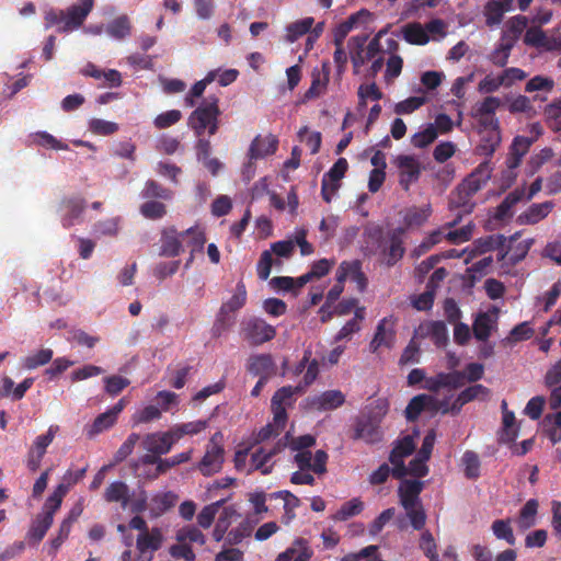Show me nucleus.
<instances>
[{"label": "nucleus", "instance_id": "423d86ee", "mask_svg": "<svg viewBox=\"0 0 561 561\" xmlns=\"http://www.w3.org/2000/svg\"><path fill=\"white\" fill-rule=\"evenodd\" d=\"M353 440H363L368 445H376L383 440L380 419L370 414H362L354 421Z\"/></svg>", "mask_w": 561, "mask_h": 561}, {"label": "nucleus", "instance_id": "393cba45", "mask_svg": "<svg viewBox=\"0 0 561 561\" xmlns=\"http://www.w3.org/2000/svg\"><path fill=\"white\" fill-rule=\"evenodd\" d=\"M371 19V13L366 9H362L341 22L336 26L334 35H347L350 32L360 27L366 28V24L369 23Z\"/></svg>", "mask_w": 561, "mask_h": 561}, {"label": "nucleus", "instance_id": "f257e3e1", "mask_svg": "<svg viewBox=\"0 0 561 561\" xmlns=\"http://www.w3.org/2000/svg\"><path fill=\"white\" fill-rule=\"evenodd\" d=\"M301 391L302 387L284 386L274 393L271 400L273 422L266 424L259 431L255 437L256 443H263L280 434L287 424V408L294 404V396L299 394Z\"/></svg>", "mask_w": 561, "mask_h": 561}, {"label": "nucleus", "instance_id": "774afa93", "mask_svg": "<svg viewBox=\"0 0 561 561\" xmlns=\"http://www.w3.org/2000/svg\"><path fill=\"white\" fill-rule=\"evenodd\" d=\"M508 10L503 3L491 1L485 7L486 23L489 25L499 24L502 21L504 12Z\"/></svg>", "mask_w": 561, "mask_h": 561}, {"label": "nucleus", "instance_id": "5fc2aeb1", "mask_svg": "<svg viewBox=\"0 0 561 561\" xmlns=\"http://www.w3.org/2000/svg\"><path fill=\"white\" fill-rule=\"evenodd\" d=\"M425 400H432L430 394H417L413 397L405 408V417L408 421L413 422L419 419L421 413L425 410Z\"/></svg>", "mask_w": 561, "mask_h": 561}, {"label": "nucleus", "instance_id": "864d4df0", "mask_svg": "<svg viewBox=\"0 0 561 561\" xmlns=\"http://www.w3.org/2000/svg\"><path fill=\"white\" fill-rule=\"evenodd\" d=\"M54 356V352L50 348H42L34 354H31L23 358V367L31 370L39 366L48 364Z\"/></svg>", "mask_w": 561, "mask_h": 561}, {"label": "nucleus", "instance_id": "2eb2a0df", "mask_svg": "<svg viewBox=\"0 0 561 561\" xmlns=\"http://www.w3.org/2000/svg\"><path fill=\"white\" fill-rule=\"evenodd\" d=\"M308 407L320 412L332 411L345 403V396L341 390H327L318 396L306 399Z\"/></svg>", "mask_w": 561, "mask_h": 561}, {"label": "nucleus", "instance_id": "ea45409f", "mask_svg": "<svg viewBox=\"0 0 561 561\" xmlns=\"http://www.w3.org/2000/svg\"><path fill=\"white\" fill-rule=\"evenodd\" d=\"M363 511V501L358 497H354L343 503L336 513L332 516V519L336 522H345L354 516L359 515Z\"/></svg>", "mask_w": 561, "mask_h": 561}, {"label": "nucleus", "instance_id": "c756f323", "mask_svg": "<svg viewBox=\"0 0 561 561\" xmlns=\"http://www.w3.org/2000/svg\"><path fill=\"white\" fill-rule=\"evenodd\" d=\"M312 557V550L304 540H296L294 546L279 553L275 561H309Z\"/></svg>", "mask_w": 561, "mask_h": 561}, {"label": "nucleus", "instance_id": "a18cd8bd", "mask_svg": "<svg viewBox=\"0 0 561 561\" xmlns=\"http://www.w3.org/2000/svg\"><path fill=\"white\" fill-rule=\"evenodd\" d=\"M524 43L539 51L561 50V37H523Z\"/></svg>", "mask_w": 561, "mask_h": 561}, {"label": "nucleus", "instance_id": "aec40b11", "mask_svg": "<svg viewBox=\"0 0 561 561\" xmlns=\"http://www.w3.org/2000/svg\"><path fill=\"white\" fill-rule=\"evenodd\" d=\"M224 463V448L219 445L211 444L207 447L206 453L198 463V469L204 476H211L218 472Z\"/></svg>", "mask_w": 561, "mask_h": 561}, {"label": "nucleus", "instance_id": "dca6fc26", "mask_svg": "<svg viewBox=\"0 0 561 561\" xmlns=\"http://www.w3.org/2000/svg\"><path fill=\"white\" fill-rule=\"evenodd\" d=\"M401 483L398 488L399 503L403 508H409L419 504H423L421 501V493L424 489L425 483L421 480H409L401 479Z\"/></svg>", "mask_w": 561, "mask_h": 561}, {"label": "nucleus", "instance_id": "473e14b6", "mask_svg": "<svg viewBox=\"0 0 561 561\" xmlns=\"http://www.w3.org/2000/svg\"><path fill=\"white\" fill-rule=\"evenodd\" d=\"M531 244H533L531 239L523 240V241L518 242L516 245L511 247L510 250H507L505 252H501L499 254L497 260L504 261L508 265L514 266L526 257L527 253L530 250Z\"/></svg>", "mask_w": 561, "mask_h": 561}, {"label": "nucleus", "instance_id": "f8f14e48", "mask_svg": "<svg viewBox=\"0 0 561 561\" xmlns=\"http://www.w3.org/2000/svg\"><path fill=\"white\" fill-rule=\"evenodd\" d=\"M396 342L394 320L392 317L382 318L376 328L373 340L369 343L371 353H377L381 346L392 348Z\"/></svg>", "mask_w": 561, "mask_h": 561}, {"label": "nucleus", "instance_id": "de8ad7c7", "mask_svg": "<svg viewBox=\"0 0 561 561\" xmlns=\"http://www.w3.org/2000/svg\"><path fill=\"white\" fill-rule=\"evenodd\" d=\"M519 428L516 425L515 413H505L502 415V432L500 440L504 443H513L518 436Z\"/></svg>", "mask_w": 561, "mask_h": 561}, {"label": "nucleus", "instance_id": "6e6d98bb", "mask_svg": "<svg viewBox=\"0 0 561 561\" xmlns=\"http://www.w3.org/2000/svg\"><path fill=\"white\" fill-rule=\"evenodd\" d=\"M431 209L427 208H417L412 207L409 208L403 217L404 225L410 227H420L422 226L430 217Z\"/></svg>", "mask_w": 561, "mask_h": 561}, {"label": "nucleus", "instance_id": "a19ab883", "mask_svg": "<svg viewBox=\"0 0 561 561\" xmlns=\"http://www.w3.org/2000/svg\"><path fill=\"white\" fill-rule=\"evenodd\" d=\"M139 213L142 217L149 220H159L162 219L167 213V205L162 203V201L156 199H146L140 207Z\"/></svg>", "mask_w": 561, "mask_h": 561}, {"label": "nucleus", "instance_id": "4be33fe9", "mask_svg": "<svg viewBox=\"0 0 561 561\" xmlns=\"http://www.w3.org/2000/svg\"><path fill=\"white\" fill-rule=\"evenodd\" d=\"M536 138L516 136L510 147V153L506 159V165L508 169L514 170L522 163L524 156L529 151L531 145Z\"/></svg>", "mask_w": 561, "mask_h": 561}, {"label": "nucleus", "instance_id": "a878e982", "mask_svg": "<svg viewBox=\"0 0 561 561\" xmlns=\"http://www.w3.org/2000/svg\"><path fill=\"white\" fill-rule=\"evenodd\" d=\"M129 486L123 481H114L107 485L103 499L107 503H119L122 508H127L129 504Z\"/></svg>", "mask_w": 561, "mask_h": 561}, {"label": "nucleus", "instance_id": "3c124183", "mask_svg": "<svg viewBox=\"0 0 561 561\" xmlns=\"http://www.w3.org/2000/svg\"><path fill=\"white\" fill-rule=\"evenodd\" d=\"M506 37H502L501 44L491 53L490 60L497 67H504L507 64L511 50L514 46V38L508 37V41H504Z\"/></svg>", "mask_w": 561, "mask_h": 561}, {"label": "nucleus", "instance_id": "338daca9", "mask_svg": "<svg viewBox=\"0 0 561 561\" xmlns=\"http://www.w3.org/2000/svg\"><path fill=\"white\" fill-rule=\"evenodd\" d=\"M140 436L137 433H131L126 438V440L121 445V447L114 454V462L119 463L124 461L134 450L136 444L138 443Z\"/></svg>", "mask_w": 561, "mask_h": 561}, {"label": "nucleus", "instance_id": "8fccbe9b", "mask_svg": "<svg viewBox=\"0 0 561 561\" xmlns=\"http://www.w3.org/2000/svg\"><path fill=\"white\" fill-rule=\"evenodd\" d=\"M226 503V499H221L219 501H216L214 503H210L202 508V511L197 515V524L204 528L207 529L211 526L218 511L220 507L224 506Z\"/></svg>", "mask_w": 561, "mask_h": 561}, {"label": "nucleus", "instance_id": "6e6552de", "mask_svg": "<svg viewBox=\"0 0 561 561\" xmlns=\"http://www.w3.org/2000/svg\"><path fill=\"white\" fill-rule=\"evenodd\" d=\"M415 449L414 439L410 435L397 439L389 455V461L393 466L392 476L396 479H402L408 476L404 459L413 454Z\"/></svg>", "mask_w": 561, "mask_h": 561}, {"label": "nucleus", "instance_id": "7c9ffc66", "mask_svg": "<svg viewBox=\"0 0 561 561\" xmlns=\"http://www.w3.org/2000/svg\"><path fill=\"white\" fill-rule=\"evenodd\" d=\"M142 447L148 453H154L160 456L168 454L172 448L163 432L147 434L142 439Z\"/></svg>", "mask_w": 561, "mask_h": 561}, {"label": "nucleus", "instance_id": "cd10ccee", "mask_svg": "<svg viewBox=\"0 0 561 561\" xmlns=\"http://www.w3.org/2000/svg\"><path fill=\"white\" fill-rule=\"evenodd\" d=\"M162 541L163 536L161 530L154 527L150 531L147 530L138 535L136 547L140 554H145L147 551L154 552L159 550Z\"/></svg>", "mask_w": 561, "mask_h": 561}, {"label": "nucleus", "instance_id": "13d9d810", "mask_svg": "<svg viewBox=\"0 0 561 561\" xmlns=\"http://www.w3.org/2000/svg\"><path fill=\"white\" fill-rule=\"evenodd\" d=\"M58 431V425H50L45 434L39 435L35 438L33 446L31 447V450L44 456L46 454L47 447L53 443L55 435Z\"/></svg>", "mask_w": 561, "mask_h": 561}, {"label": "nucleus", "instance_id": "2f4dec72", "mask_svg": "<svg viewBox=\"0 0 561 561\" xmlns=\"http://www.w3.org/2000/svg\"><path fill=\"white\" fill-rule=\"evenodd\" d=\"M173 195L172 190L164 187L154 180H147L140 192L142 199L171 201Z\"/></svg>", "mask_w": 561, "mask_h": 561}, {"label": "nucleus", "instance_id": "c9c22d12", "mask_svg": "<svg viewBox=\"0 0 561 561\" xmlns=\"http://www.w3.org/2000/svg\"><path fill=\"white\" fill-rule=\"evenodd\" d=\"M494 327L495 321L492 317L486 312H481L472 323V332L478 341L486 342Z\"/></svg>", "mask_w": 561, "mask_h": 561}, {"label": "nucleus", "instance_id": "c85d7f7f", "mask_svg": "<svg viewBox=\"0 0 561 561\" xmlns=\"http://www.w3.org/2000/svg\"><path fill=\"white\" fill-rule=\"evenodd\" d=\"M53 522H54V519L50 516V513L38 514L35 517V519L32 522L26 537L30 540L34 541L35 543H38L45 537L47 530L53 525Z\"/></svg>", "mask_w": 561, "mask_h": 561}, {"label": "nucleus", "instance_id": "a211bd4d", "mask_svg": "<svg viewBox=\"0 0 561 561\" xmlns=\"http://www.w3.org/2000/svg\"><path fill=\"white\" fill-rule=\"evenodd\" d=\"M182 231L173 226L163 228L161 231V247L160 255L167 257H175L183 251L182 247Z\"/></svg>", "mask_w": 561, "mask_h": 561}, {"label": "nucleus", "instance_id": "39448f33", "mask_svg": "<svg viewBox=\"0 0 561 561\" xmlns=\"http://www.w3.org/2000/svg\"><path fill=\"white\" fill-rule=\"evenodd\" d=\"M422 381H424L422 388L431 392H437L442 388L456 390L465 385V376L459 370L450 373H438L432 377H426L425 371L421 368H414L409 373V386H415Z\"/></svg>", "mask_w": 561, "mask_h": 561}, {"label": "nucleus", "instance_id": "4468645a", "mask_svg": "<svg viewBox=\"0 0 561 561\" xmlns=\"http://www.w3.org/2000/svg\"><path fill=\"white\" fill-rule=\"evenodd\" d=\"M328 454L319 449L312 457L311 451L302 450L295 455V462L301 471L311 470L317 474L327 472Z\"/></svg>", "mask_w": 561, "mask_h": 561}, {"label": "nucleus", "instance_id": "e2e57ef3", "mask_svg": "<svg viewBox=\"0 0 561 561\" xmlns=\"http://www.w3.org/2000/svg\"><path fill=\"white\" fill-rule=\"evenodd\" d=\"M118 124L101 118H92L89 122V130L94 135L110 136L118 130Z\"/></svg>", "mask_w": 561, "mask_h": 561}, {"label": "nucleus", "instance_id": "9b49d317", "mask_svg": "<svg viewBox=\"0 0 561 561\" xmlns=\"http://www.w3.org/2000/svg\"><path fill=\"white\" fill-rule=\"evenodd\" d=\"M483 124L484 129L480 131L481 138L479 145L474 149V153L480 157H484L485 160H490L499 148L502 137L499 124L496 121L493 122L492 117L489 126L485 123Z\"/></svg>", "mask_w": 561, "mask_h": 561}, {"label": "nucleus", "instance_id": "4d7b16f0", "mask_svg": "<svg viewBox=\"0 0 561 561\" xmlns=\"http://www.w3.org/2000/svg\"><path fill=\"white\" fill-rule=\"evenodd\" d=\"M280 265L279 260H274L271 251H263L256 265L257 276L262 280H266L270 277L272 266Z\"/></svg>", "mask_w": 561, "mask_h": 561}, {"label": "nucleus", "instance_id": "b1692460", "mask_svg": "<svg viewBox=\"0 0 561 561\" xmlns=\"http://www.w3.org/2000/svg\"><path fill=\"white\" fill-rule=\"evenodd\" d=\"M553 206L551 201L533 204L517 217V222L519 225H536L551 213Z\"/></svg>", "mask_w": 561, "mask_h": 561}, {"label": "nucleus", "instance_id": "69168bd1", "mask_svg": "<svg viewBox=\"0 0 561 561\" xmlns=\"http://www.w3.org/2000/svg\"><path fill=\"white\" fill-rule=\"evenodd\" d=\"M329 81V72L321 76L320 72H312V81L310 88L306 92L307 99H313L319 96L327 88Z\"/></svg>", "mask_w": 561, "mask_h": 561}, {"label": "nucleus", "instance_id": "9d476101", "mask_svg": "<svg viewBox=\"0 0 561 561\" xmlns=\"http://www.w3.org/2000/svg\"><path fill=\"white\" fill-rule=\"evenodd\" d=\"M242 333L245 341L253 346H257L273 340L276 330L260 318H251L243 322Z\"/></svg>", "mask_w": 561, "mask_h": 561}, {"label": "nucleus", "instance_id": "49530a36", "mask_svg": "<svg viewBox=\"0 0 561 561\" xmlns=\"http://www.w3.org/2000/svg\"><path fill=\"white\" fill-rule=\"evenodd\" d=\"M253 531V524L249 519L242 520L236 528L228 531L226 536V542L229 546H237L243 541V539L251 536Z\"/></svg>", "mask_w": 561, "mask_h": 561}, {"label": "nucleus", "instance_id": "1a4fd4ad", "mask_svg": "<svg viewBox=\"0 0 561 561\" xmlns=\"http://www.w3.org/2000/svg\"><path fill=\"white\" fill-rule=\"evenodd\" d=\"M348 170V162L345 158H339L334 164L325 172L321 180V196L327 203H331L332 197L339 191L340 181L345 176Z\"/></svg>", "mask_w": 561, "mask_h": 561}, {"label": "nucleus", "instance_id": "ddd939ff", "mask_svg": "<svg viewBox=\"0 0 561 561\" xmlns=\"http://www.w3.org/2000/svg\"><path fill=\"white\" fill-rule=\"evenodd\" d=\"M493 168L490 160L482 161L460 184L461 191L467 190L469 194L479 192L490 180Z\"/></svg>", "mask_w": 561, "mask_h": 561}, {"label": "nucleus", "instance_id": "09e8293b", "mask_svg": "<svg viewBox=\"0 0 561 561\" xmlns=\"http://www.w3.org/2000/svg\"><path fill=\"white\" fill-rule=\"evenodd\" d=\"M491 529L496 539L504 540L511 546L515 545L516 538L510 519H495Z\"/></svg>", "mask_w": 561, "mask_h": 561}, {"label": "nucleus", "instance_id": "5701e85b", "mask_svg": "<svg viewBox=\"0 0 561 561\" xmlns=\"http://www.w3.org/2000/svg\"><path fill=\"white\" fill-rule=\"evenodd\" d=\"M278 148V139L268 135L266 137L256 136L249 148V159L257 160L274 154Z\"/></svg>", "mask_w": 561, "mask_h": 561}, {"label": "nucleus", "instance_id": "7ed1b4c3", "mask_svg": "<svg viewBox=\"0 0 561 561\" xmlns=\"http://www.w3.org/2000/svg\"><path fill=\"white\" fill-rule=\"evenodd\" d=\"M218 103L217 96L209 95L188 116L187 125L196 137L213 136L218 131L221 114Z\"/></svg>", "mask_w": 561, "mask_h": 561}, {"label": "nucleus", "instance_id": "680f3d73", "mask_svg": "<svg viewBox=\"0 0 561 561\" xmlns=\"http://www.w3.org/2000/svg\"><path fill=\"white\" fill-rule=\"evenodd\" d=\"M176 540L179 542H197L199 545H205L206 538L204 534L195 526H185L178 530Z\"/></svg>", "mask_w": 561, "mask_h": 561}, {"label": "nucleus", "instance_id": "bf43d9fd", "mask_svg": "<svg viewBox=\"0 0 561 561\" xmlns=\"http://www.w3.org/2000/svg\"><path fill=\"white\" fill-rule=\"evenodd\" d=\"M419 539V548L424 556L431 561L437 554V543L433 534L428 529L421 530Z\"/></svg>", "mask_w": 561, "mask_h": 561}, {"label": "nucleus", "instance_id": "f704fd0d", "mask_svg": "<svg viewBox=\"0 0 561 561\" xmlns=\"http://www.w3.org/2000/svg\"><path fill=\"white\" fill-rule=\"evenodd\" d=\"M245 300H247L245 286L242 282H239L237 284V293L228 301L222 304V306L220 307L217 321H222L225 316L228 314L229 312H234V311L241 309L244 306Z\"/></svg>", "mask_w": 561, "mask_h": 561}, {"label": "nucleus", "instance_id": "6ab92c4d", "mask_svg": "<svg viewBox=\"0 0 561 561\" xmlns=\"http://www.w3.org/2000/svg\"><path fill=\"white\" fill-rule=\"evenodd\" d=\"M247 370L259 378L270 379L276 371V365L271 354H256L248 358Z\"/></svg>", "mask_w": 561, "mask_h": 561}, {"label": "nucleus", "instance_id": "f03ea898", "mask_svg": "<svg viewBox=\"0 0 561 561\" xmlns=\"http://www.w3.org/2000/svg\"><path fill=\"white\" fill-rule=\"evenodd\" d=\"M94 7V0H78L66 9L50 8L45 12L46 27L58 32H73L80 28Z\"/></svg>", "mask_w": 561, "mask_h": 561}, {"label": "nucleus", "instance_id": "052dcab7", "mask_svg": "<svg viewBox=\"0 0 561 561\" xmlns=\"http://www.w3.org/2000/svg\"><path fill=\"white\" fill-rule=\"evenodd\" d=\"M298 138L300 141H305L306 145L310 148L311 154H316L319 152L322 141V136L320 131H309L307 126H304L298 131Z\"/></svg>", "mask_w": 561, "mask_h": 561}, {"label": "nucleus", "instance_id": "c03bdc74", "mask_svg": "<svg viewBox=\"0 0 561 561\" xmlns=\"http://www.w3.org/2000/svg\"><path fill=\"white\" fill-rule=\"evenodd\" d=\"M465 477L469 480H477L480 477V458L476 451L466 450L461 457Z\"/></svg>", "mask_w": 561, "mask_h": 561}, {"label": "nucleus", "instance_id": "603ef678", "mask_svg": "<svg viewBox=\"0 0 561 561\" xmlns=\"http://www.w3.org/2000/svg\"><path fill=\"white\" fill-rule=\"evenodd\" d=\"M403 510L405 511V518L409 520L411 527L414 530H423L427 520V515L423 504Z\"/></svg>", "mask_w": 561, "mask_h": 561}, {"label": "nucleus", "instance_id": "58836bf2", "mask_svg": "<svg viewBox=\"0 0 561 561\" xmlns=\"http://www.w3.org/2000/svg\"><path fill=\"white\" fill-rule=\"evenodd\" d=\"M505 242L506 238L503 234H491L479 238L472 243V252L483 254L503 248Z\"/></svg>", "mask_w": 561, "mask_h": 561}, {"label": "nucleus", "instance_id": "412c9836", "mask_svg": "<svg viewBox=\"0 0 561 561\" xmlns=\"http://www.w3.org/2000/svg\"><path fill=\"white\" fill-rule=\"evenodd\" d=\"M350 277L355 282L359 290H365L367 286V278L362 271V263L358 260L352 262H342L336 272V280L345 282Z\"/></svg>", "mask_w": 561, "mask_h": 561}, {"label": "nucleus", "instance_id": "0eeeda50", "mask_svg": "<svg viewBox=\"0 0 561 561\" xmlns=\"http://www.w3.org/2000/svg\"><path fill=\"white\" fill-rule=\"evenodd\" d=\"M393 164L398 169L399 185L408 192L412 184L416 183L422 174L421 162L415 156L399 154L394 158Z\"/></svg>", "mask_w": 561, "mask_h": 561}, {"label": "nucleus", "instance_id": "0e129e2a", "mask_svg": "<svg viewBox=\"0 0 561 561\" xmlns=\"http://www.w3.org/2000/svg\"><path fill=\"white\" fill-rule=\"evenodd\" d=\"M438 136V133L433 124L427 125L426 128L416 133L412 137V145L416 148H425L432 144Z\"/></svg>", "mask_w": 561, "mask_h": 561}, {"label": "nucleus", "instance_id": "72a5a7b5", "mask_svg": "<svg viewBox=\"0 0 561 561\" xmlns=\"http://www.w3.org/2000/svg\"><path fill=\"white\" fill-rule=\"evenodd\" d=\"M182 247L186 245L191 249L192 254L195 252H202L206 242L204 230L194 226L182 231Z\"/></svg>", "mask_w": 561, "mask_h": 561}, {"label": "nucleus", "instance_id": "bb28decb", "mask_svg": "<svg viewBox=\"0 0 561 561\" xmlns=\"http://www.w3.org/2000/svg\"><path fill=\"white\" fill-rule=\"evenodd\" d=\"M65 214L61 218L64 228H70L81 217L84 208L85 201L81 197H70L62 201Z\"/></svg>", "mask_w": 561, "mask_h": 561}, {"label": "nucleus", "instance_id": "79ce46f5", "mask_svg": "<svg viewBox=\"0 0 561 561\" xmlns=\"http://www.w3.org/2000/svg\"><path fill=\"white\" fill-rule=\"evenodd\" d=\"M426 334L437 347L446 346L449 341L447 327L445 322L440 320L426 323Z\"/></svg>", "mask_w": 561, "mask_h": 561}, {"label": "nucleus", "instance_id": "f3484780", "mask_svg": "<svg viewBox=\"0 0 561 561\" xmlns=\"http://www.w3.org/2000/svg\"><path fill=\"white\" fill-rule=\"evenodd\" d=\"M126 405L125 399L118 400L116 404H114L110 410L104 413H101L95 417L92 425L88 430V435L93 437L108 428H111L117 421L119 413L124 410Z\"/></svg>", "mask_w": 561, "mask_h": 561}, {"label": "nucleus", "instance_id": "4c0bfd02", "mask_svg": "<svg viewBox=\"0 0 561 561\" xmlns=\"http://www.w3.org/2000/svg\"><path fill=\"white\" fill-rule=\"evenodd\" d=\"M473 194H469L467 190L461 191V186H457L456 191L451 193L449 199L450 209H460V213L470 214L476 203L472 201Z\"/></svg>", "mask_w": 561, "mask_h": 561}, {"label": "nucleus", "instance_id": "37998d69", "mask_svg": "<svg viewBox=\"0 0 561 561\" xmlns=\"http://www.w3.org/2000/svg\"><path fill=\"white\" fill-rule=\"evenodd\" d=\"M538 512V501L535 499L528 500L522 507L518 516V527L526 530L536 524V515Z\"/></svg>", "mask_w": 561, "mask_h": 561}, {"label": "nucleus", "instance_id": "e433bc0d", "mask_svg": "<svg viewBox=\"0 0 561 561\" xmlns=\"http://www.w3.org/2000/svg\"><path fill=\"white\" fill-rule=\"evenodd\" d=\"M236 516H238V513L233 506L224 507L213 530L215 541L219 542L225 538L232 523V518Z\"/></svg>", "mask_w": 561, "mask_h": 561}, {"label": "nucleus", "instance_id": "20e7f679", "mask_svg": "<svg viewBox=\"0 0 561 561\" xmlns=\"http://www.w3.org/2000/svg\"><path fill=\"white\" fill-rule=\"evenodd\" d=\"M405 229L398 227L390 230L387 234L380 227H376L368 232L369 238L377 244L382 262L391 267L397 264L404 255L403 236Z\"/></svg>", "mask_w": 561, "mask_h": 561}]
</instances>
